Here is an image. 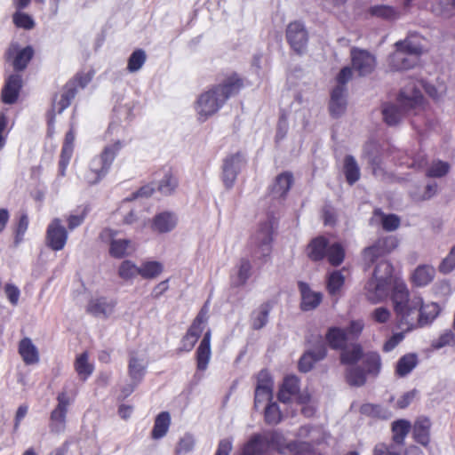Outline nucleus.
Segmentation results:
<instances>
[{
	"label": "nucleus",
	"mask_w": 455,
	"mask_h": 455,
	"mask_svg": "<svg viewBox=\"0 0 455 455\" xmlns=\"http://www.w3.org/2000/svg\"><path fill=\"white\" fill-rule=\"evenodd\" d=\"M243 86V80L236 73H233L223 79L221 83L200 94L196 107L200 118L204 121L217 113L229 98L239 93Z\"/></svg>",
	"instance_id": "f257e3e1"
},
{
	"label": "nucleus",
	"mask_w": 455,
	"mask_h": 455,
	"mask_svg": "<svg viewBox=\"0 0 455 455\" xmlns=\"http://www.w3.org/2000/svg\"><path fill=\"white\" fill-rule=\"evenodd\" d=\"M423 95L418 89H403L397 96V103H384L381 107L383 121L388 126L399 124L406 115L417 114L422 108Z\"/></svg>",
	"instance_id": "f03ea898"
},
{
	"label": "nucleus",
	"mask_w": 455,
	"mask_h": 455,
	"mask_svg": "<svg viewBox=\"0 0 455 455\" xmlns=\"http://www.w3.org/2000/svg\"><path fill=\"white\" fill-rule=\"evenodd\" d=\"M391 300L394 309L400 318L398 327L406 325V331H411L416 326L413 318H410L421 305V298L419 296L410 297L406 284L403 282H395L392 292Z\"/></svg>",
	"instance_id": "7ed1b4c3"
},
{
	"label": "nucleus",
	"mask_w": 455,
	"mask_h": 455,
	"mask_svg": "<svg viewBox=\"0 0 455 455\" xmlns=\"http://www.w3.org/2000/svg\"><path fill=\"white\" fill-rule=\"evenodd\" d=\"M393 266L380 260L375 267L372 277L365 284L366 297L371 303H379L387 298L392 283Z\"/></svg>",
	"instance_id": "20e7f679"
},
{
	"label": "nucleus",
	"mask_w": 455,
	"mask_h": 455,
	"mask_svg": "<svg viewBox=\"0 0 455 455\" xmlns=\"http://www.w3.org/2000/svg\"><path fill=\"white\" fill-rule=\"evenodd\" d=\"M124 146V141L116 140L113 144L106 146L99 156L92 159L89 171L84 176L89 185L97 184L108 174L115 158Z\"/></svg>",
	"instance_id": "39448f33"
},
{
	"label": "nucleus",
	"mask_w": 455,
	"mask_h": 455,
	"mask_svg": "<svg viewBox=\"0 0 455 455\" xmlns=\"http://www.w3.org/2000/svg\"><path fill=\"white\" fill-rule=\"evenodd\" d=\"M274 217H268L259 226L258 231L253 238L255 248L251 252L253 260L267 261L272 250L273 233H274Z\"/></svg>",
	"instance_id": "423d86ee"
},
{
	"label": "nucleus",
	"mask_w": 455,
	"mask_h": 455,
	"mask_svg": "<svg viewBox=\"0 0 455 455\" xmlns=\"http://www.w3.org/2000/svg\"><path fill=\"white\" fill-rule=\"evenodd\" d=\"M245 155L236 152L226 156L222 164V180L227 188H231L240 173L242 168L246 164Z\"/></svg>",
	"instance_id": "0eeeda50"
},
{
	"label": "nucleus",
	"mask_w": 455,
	"mask_h": 455,
	"mask_svg": "<svg viewBox=\"0 0 455 455\" xmlns=\"http://www.w3.org/2000/svg\"><path fill=\"white\" fill-rule=\"evenodd\" d=\"M286 39L291 48L297 53L305 52L308 43V32L303 22H291L285 32Z\"/></svg>",
	"instance_id": "6e6552de"
},
{
	"label": "nucleus",
	"mask_w": 455,
	"mask_h": 455,
	"mask_svg": "<svg viewBox=\"0 0 455 455\" xmlns=\"http://www.w3.org/2000/svg\"><path fill=\"white\" fill-rule=\"evenodd\" d=\"M35 54L32 46L28 45L20 49L17 43L12 44L5 52L7 61H12L14 71L18 74L25 70Z\"/></svg>",
	"instance_id": "1a4fd4ad"
},
{
	"label": "nucleus",
	"mask_w": 455,
	"mask_h": 455,
	"mask_svg": "<svg viewBox=\"0 0 455 455\" xmlns=\"http://www.w3.org/2000/svg\"><path fill=\"white\" fill-rule=\"evenodd\" d=\"M68 231L58 218L53 219L46 229V244L52 251H60L68 240Z\"/></svg>",
	"instance_id": "9d476101"
},
{
	"label": "nucleus",
	"mask_w": 455,
	"mask_h": 455,
	"mask_svg": "<svg viewBox=\"0 0 455 455\" xmlns=\"http://www.w3.org/2000/svg\"><path fill=\"white\" fill-rule=\"evenodd\" d=\"M117 232L111 228H104L100 234V238L102 242L109 244V255L115 259H123L127 256V249L130 246L131 240L129 239H116Z\"/></svg>",
	"instance_id": "9b49d317"
},
{
	"label": "nucleus",
	"mask_w": 455,
	"mask_h": 455,
	"mask_svg": "<svg viewBox=\"0 0 455 455\" xmlns=\"http://www.w3.org/2000/svg\"><path fill=\"white\" fill-rule=\"evenodd\" d=\"M351 60L353 68L361 76L371 74L376 67V58L366 50L353 48L351 50Z\"/></svg>",
	"instance_id": "f8f14e48"
},
{
	"label": "nucleus",
	"mask_w": 455,
	"mask_h": 455,
	"mask_svg": "<svg viewBox=\"0 0 455 455\" xmlns=\"http://www.w3.org/2000/svg\"><path fill=\"white\" fill-rule=\"evenodd\" d=\"M204 318L201 311L194 319L186 334L182 337L180 347L178 348L180 353L190 352L194 348L196 343L198 341L204 331Z\"/></svg>",
	"instance_id": "ddd939ff"
},
{
	"label": "nucleus",
	"mask_w": 455,
	"mask_h": 455,
	"mask_svg": "<svg viewBox=\"0 0 455 455\" xmlns=\"http://www.w3.org/2000/svg\"><path fill=\"white\" fill-rule=\"evenodd\" d=\"M22 89V76L20 74H11L4 82L1 92V100L4 104H14Z\"/></svg>",
	"instance_id": "4468645a"
},
{
	"label": "nucleus",
	"mask_w": 455,
	"mask_h": 455,
	"mask_svg": "<svg viewBox=\"0 0 455 455\" xmlns=\"http://www.w3.org/2000/svg\"><path fill=\"white\" fill-rule=\"evenodd\" d=\"M293 183V175L290 172H283L275 177L274 184L269 190V196L279 203L283 201Z\"/></svg>",
	"instance_id": "2eb2a0df"
},
{
	"label": "nucleus",
	"mask_w": 455,
	"mask_h": 455,
	"mask_svg": "<svg viewBox=\"0 0 455 455\" xmlns=\"http://www.w3.org/2000/svg\"><path fill=\"white\" fill-rule=\"evenodd\" d=\"M178 218L174 212L164 211L156 213L151 221V229L158 234L172 231L177 226Z\"/></svg>",
	"instance_id": "dca6fc26"
},
{
	"label": "nucleus",
	"mask_w": 455,
	"mask_h": 455,
	"mask_svg": "<svg viewBox=\"0 0 455 455\" xmlns=\"http://www.w3.org/2000/svg\"><path fill=\"white\" fill-rule=\"evenodd\" d=\"M69 400H59L58 405L51 412L49 427L51 432L60 434L66 427V416Z\"/></svg>",
	"instance_id": "f3484780"
},
{
	"label": "nucleus",
	"mask_w": 455,
	"mask_h": 455,
	"mask_svg": "<svg viewBox=\"0 0 455 455\" xmlns=\"http://www.w3.org/2000/svg\"><path fill=\"white\" fill-rule=\"evenodd\" d=\"M298 288L301 295V310L310 311L319 306L323 299L320 292L313 291L308 283L303 281L298 282Z\"/></svg>",
	"instance_id": "a211bd4d"
},
{
	"label": "nucleus",
	"mask_w": 455,
	"mask_h": 455,
	"mask_svg": "<svg viewBox=\"0 0 455 455\" xmlns=\"http://www.w3.org/2000/svg\"><path fill=\"white\" fill-rule=\"evenodd\" d=\"M78 92L77 85L76 81H68L62 89L60 99L57 100H53L52 111L61 114L71 104L72 100L76 97Z\"/></svg>",
	"instance_id": "6ab92c4d"
},
{
	"label": "nucleus",
	"mask_w": 455,
	"mask_h": 455,
	"mask_svg": "<svg viewBox=\"0 0 455 455\" xmlns=\"http://www.w3.org/2000/svg\"><path fill=\"white\" fill-rule=\"evenodd\" d=\"M116 307L114 300H109L105 297L92 299L87 305V312L96 317H108Z\"/></svg>",
	"instance_id": "aec40b11"
},
{
	"label": "nucleus",
	"mask_w": 455,
	"mask_h": 455,
	"mask_svg": "<svg viewBox=\"0 0 455 455\" xmlns=\"http://www.w3.org/2000/svg\"><path fill=\"white\" fill-rule=\"evenodd\" d=\"M325 342L333 350H341L348 341L347 330L339 326H331L325 332Z\"/></svg>",
	"instance_id": "412c9836"
},
{
	"label": "nucleus",
	"mask_w": 455,
	"mask_h": 455,
	"mask_svg": "<svg viewBox=\"0 0 455 455\" xmlns=\"http://www.w3.org/2000/svg\"><path fill=\"white\" fill-rule=\"evenodd\" d=\"M211 331L208 330L200 341L196 352V367L198 371H204L207 369L212 351H211Z\"/></svg>",
	"instance_id": "4be33fe9"
},
{
	"label": "nucleus",
	"mask_w": 455,
	"mask_h": 455,
	"mask_svg": "<svg viewBox=\"0 0 455 455\" xmlns=\"http://www.w3.org/2000/svg\"><path fill=\"white\" fill-rule=\"evenodd\" d=\"M412 435L418 443L427 446L430 443L431 421L427 417H419L411 426Z\"/></svg>",
	"instance_id": "5701e85b"
},
{
	"label": "nucleus",
	"mask_w": 455,
	"mask_h": 455,
	"mask_svg": "<svg viewBox=\"0 0 455 455\" xmlns=\"http://www.w3.org/2000/svg\"><path fill=\"white\" fill-rule=\"evenodd\" d=\"M345 91V87L336 86L331 92L329 111L334 118L342 116L347 108Z\"/></svg>",
	"instance_id": "b1692460"
},
{
	"label": "nucleus",
	"mask_w": 455,
	"mask_h": 455,
	"mask_svg": "<svg viewBox=\"0 0 455 455\" xmlns=\"http://www.w3.org/2000/svg\"><path fill=\"white\" fill-rule=\"evenodd\" d=\"M411 429V423L408 419H396L391 424L392 444L404 449L405 438Z\"/></svg>",
	"instance_id": "393cba45"
},
{
	"label": "nucleus",
	"mask_w": 455,
	"mask_h": 455,
	"mask_svg": "<svg viewBox=\"0 0 455 455\" xmlns=\"http://www.w3.org/2000/svg\"><path fill=\"white\" fill-rule=\"evenodd\" d=\"M274 381L271 374L266 369L261 370L257 376V384L255 388V396L258 398H273Z\"/></svg>",
	"instance_id": "a878e982"
},
{
	"label": "nucleus",
	"mask_w": 455,
	"mask_h": 455,
	"mask_svg": "<svg viewBox=\"0 0 455 455\" xmlns=\"http://www.w3.org/2000/svg\"><path fill=\"white\" fill-rule=\"evenodd\" d=\"M329 240L324 236H317L311 240L307 245V257L313 261H320L326 257Z\"/></svg>",
	"instance_id": "bb28decb"
},
{
	"label": "nucleus",
	"mask_w": 455,
	"mask_h": 455,
	"mask_svg": "<svg viewBox=\"0 0 455 455\" xmlns=\"http://www.w3.org/2000/svg\"><path fill=\"white\" fill-rule=\"evenodd\" d=\"M417 60L406 54L403 50L395 49V52L389 56L388 63L392 70H407L415 66Z\"/></svg>",
	"instance_id": "cd10ccee"
},
{
	"label": "nucleus",
	"mask_w": 455,
	"mask_h": 455,
	"mask_svg": "<svg viewBox=\"0 0 455 455\" xmlns=\"http://www.w3.org/2000/svg\"><path fill=\"white\" fill-rule=\"evenodd\" d=\"M416 311L419 312L417 325L423 327L431 323L437 317L440 313V307L437 303L434 302L423 304V299H421V305Z\"/></svg>",
	"instance_id": "c85d7f7f"
},
{
	"label": "nucleus",
	"mask_w": 455,
	"mask_h": 455,
	"mask_svg": "<svg viewBox=\"0 0 455 455\" xmlns=\"http://www.w3.org/2000/svg\"><path fill=\"white\" fill-rule=\"evenodd\" d=\"M369 13L373 17L387 21H395L402 16V12L399 8L387 4L372 5L369 9Z\"/></svg>",
	"instance_id": "c756f323"
},
{
	"label": "nucleus",
	"mask_w": 455,
	"mask_h": 455,
	"mask_svg": "<svg viewBox=\"0 0 455 455\" xmlns=\"http://www.w3.org/2000/svg\"><path fill=\"white\" fill-rule=\"evenodd\" d=\"M419 364V357L416 353H408L401 356L395 364V374L403 378L409 375Z\"/></svg>",
	"instance_id": "7c9ffc66"
},
{
	"label": "nucleus",
	"mask_w": 455,
	"mask_h": 455,
	"mask_svg": "<svg viewBox=\"0 0 455 455\" xmlns=\"http://www.w3.org/2000/svg\"><path fill=\"white\" fill-rule=\"evenodd\" d=\"M19 353L27 365L35 364L39 362L38 350L29 338H24L20 341Z\"/></svg>",
	"instance_id": "2f4dec72"
},
{
	"label": "nucleus",
	"mask_w": 455,
	"mask_h": 455,
	"mask_svg": "<svg viewBox=\"0 0 455 455\" xmlns=\"http://www.w3.org/2000/svg\"><path fill=\"white\" fill-rule=\"evenodd\" d=\"M435 275V269L430 265H419L414 270L411 279L418 287H424L430 283Z\"/></svg>",
	"instance_id": "473e14b6"
},
{
	"label": "nucleus",
	"mask_w": 455,
	"mask_h": 455,
	"mask_svg": "<svg viewBox=\"0 0 455 455\" xmlns=\"http://www.w3.org/2000/svg\"><path fill=\"white\" fill-rule=\"evenodd\" d=\"M171 425V416L168 411L160 412L155 419L151 437L158 440L165 436Z\"/></svg>",
	"instance_id": "72a5a7b5"
},
{
	"label": "nucleus",
	"mask_w": 455,
	"mask_h": 455,
	"mask_svg": "<svg viewBox=\"0 0 455 455\" xmlns=\"http://www.w3.org/2000/svg\"><path fill=\"white\" fill-rule=\"evenodd\" d=\"M272 305L269 301L262 303L259 308L251 314V326L254 330H260L267 325Z\"/></svg>",
	"instance_id": "f704fd0d"
},
{
	"label": "nucleus",
	"mask_w": 455,
	"mask_h": 455,
	"mask_svg": "<svg viewBox=\"0 0 455 455\" xmlns=\"http://www.w3.org/2000/svg\"><path fill=\"white\" fill-rule=\"evenodd\" d=\"M343 172L346 177V180L349 185H353L359 180L360 168L353 156L347 155L345 156Z\"/></svg>",
	"instance_id": "c9c22d12"
},
{
	"label": "nucleus",
	"mask_w": 455,
	"mask_h": 455,
	"mask_svg": "<svg viewBox=\"0 0 455 455\" xmlns=\"http://www.w3.org/2000/svg\"><path fill=\"white\" fill-rule=\"evenodd\" d=\"M147 370V364L143 359L132 355L129 359L128 371L131 379L135 383H140Z\"/></svg>",
	"instance_id": "e433bc0d"
},
{
	"label": "nucleus",
	"mask_w": 455,
	"mask_h": 455,
	"mask_svg": "<svg viewBox=\"0 0 455 455\" xmlns=\"http://www.w3.org/2000/svg\"><path fill=\"white\" fill-rule=\"evenodd\" d=\"M267 451L260 434L251 435L243 448V455H264Z\"/></svg>",
	"instance_id": "4c0bfd02"
},
{
	"label": "nucleus",
	"mask_w": 455,
	"mask_h": 455,
	"mask_svg": "<svg viewBox=\"0 0 455 455\" xmlns=\"http://www.w3.org/2000/svg\"><path fill=\"white\" fill-rule=\"evenodd\" d=\"M363 369L366 374L377 376L381 369V358L377 352H368L363 357Z\"/></svg>",
	"instance_id": "58836bf2"
},
{
	"label": "nucleus",
	"mask_w": 455,
	"mask_h": 455,
	"mask_svg": "<svg viewBox=\"0 0 455 455\" xmlns=\"http://www.w3.org/2000/svg\"><path fill=\"white\" fill-rule=\"evenodd\" d=\"M299 379L295 375H288L283 379L276 398H286L285 395H295L299 392Z\"/></svg>",
	"instance_id": "ea45409f"
},
{
	"label": "nucleus",
	"mask_w": 455,
	"mask_h": 455,
	"mask_svg": "<svg viewBox=\"0 0 455 455\" xmlns=\"http://www.w3.org/2000/svg\"><path fill=\"white\" fill-rule=\"evenodd\" d=\"M430 8L435 15L449 18L455 15V0H435Z\"/></svg>",
	"instance_id": "a19ab883"
},
{
	"label": "nucleus",
	"mask_w": 455,
	"mask_h": 455,
	"mask_svg": "<svg viewBox=\"0 0 455 455\" xmlns=\"http://www.w3.org/2000/svg\"><path fill=\"white\" fill-rule=\"evenodd\" d=\"M363 355L361 345L355 344L351 348H347L346 347L341 349L340 363L342 364L352 365L363 359Z\"/></svg>",
	"instance_id": "79ce46f5"
},
{
	"label": "nucleus",
	"mask_w": 455,
	"mask_h": 455,
	"mask_svg": "<svg viewBox=\"0 0 455 455\" xmlns=\"http://www.w3.org/2000/svg\"><path fill=\"white\" fill-rule=\"evenodd\" d=\"M164 270L162 263L156 260H148L139 267V275L143 279H154Z\"/></svg>",
	"instance_id": "37998d69"
},
{
	"label": "nucleus",
	"mask_w": 455,
	"mask_h": 455,
	"mask_svg": "<svg viewBox=\"0 0 455 455\" xmlns=\"http://www.w3.org/2000/svg\"><path fill=\"white\" fill-rule=\"evenodd\" d=\"M360 412L363 415L379 419H387L391 417V412L387 409L371 403H363L360 408Z\"/></svg>",
	"instance_id": "c03bdc74"
},
{
	"label": "nucleus",
	"mask_w": 455,
	"mask_h": 455,
	"mask_svg": "<svg viewBox=\"0 0 455 455\" xmlns=\"http://www.w3.org/2000/svg\"><path fill=\"white\" fill-rule=\"evenodd\" d=\"M267 450H281L285 446L283 435L277 431H268L260 434Z\"/></svg>",
	"instance_id": "a18cd8bd"
},
{
	"label": "nucleus",
	"mask_w": 455,
	"mask_h": 455,
	"mask_svg": "<svg viewBox=\"0 0 455 455\" xmlns=\"http://www.w3.org/2000/svg\"><path fill=\"white\" fill-rule=\"evenodd\" d=\"M88 353L84 352L76 357L75 362V369L78 376L84 380H86L94 370L93 364L88 362Z\"/></svg>",
	"instance_id": "49530a36"
},
{
	"label": "nucleus",
	"mask_w": 455,
	"mask_h": 455,
	"mask_svg": "<svg viewBox=\"0 0 455 455\" xmlns=\"http://www.w3.org/2000/svg\"><path fill=\"white\" fill-rule=\"evenodd\" d=\"M384 248L381 246L379 240H377L372 245L366 247L363 251V258L369 267L371 265L374 264L379 258L386 255Z\"/></svg>",
	"instance_id": "de8ad7c7"
},
{
	"label": "nucleus",
	"mask_w": 455,
	"mask_h": 455,
	"mask_svg": "<svg viewBox=\"0 0 455 455\" xmlns=\"http://www.w3.org/2000/svg\"><path fill=\"white\" fill-rule=\"evenodd\" d=\"M310 348L307 351L315 357V360L323 361L327 356V347L321 335H317L311 340H308Z\"/></svg>",
	"instance_id": "09e8293b"
},
{
	"label": "nucleus",
	"mask_w": 455,
	"mask_h": 455,
	"mask_svg": "<svg viewBox=\"0 0 455 455\" xmlns=\"http://www.w3.org/2000/svg\"><path fill=\"white\" fill-rule=\"evenodd\" d=\"M345 283V276L339 270H333L328 274L326 280L327 291L331 295H336Z\"/></svg>",
	"instance_id": "8fccbe9b"
},
{
	"label": "nucleus",
	"mask_w": 455,
	"mask_h": 455,
	"mask_svg": "<svg viewBox=\"0 0 455 455\" xmlns=\"http://www.w3.org/2000/svg\"><path fill=\"white\" fill-rule=\"evenodd\" d=\"M147 60V55L143 49H136L129 56L127 60V70L130 73L139 71Z\"/></svg>",
	"instance_id": "3c124183"
},
{
	"label": "nucleus",
	"mask_w": 455,
	"mask_h": 455,
	"mask_svg": "<svg viewBox=\"0 0 455 455\" xmlns=\"http://www.w3.org/2000/svg\"><path fill=\"white\" fill-rule=\"evenodd\" d=\"M29 220L27 212H21L14 227V245L18 246L24 240L28 228Z\"/></svg>",
	"instance_id": "603ef678"
},
{
	"label": "nucleus",
	"mask_w": 455,
	"mask_h": 455,
	"mask_svg": "<svg viewBox=\"0 0 455 455\" xmlns=\"http://www.w3.org/2000/svg\"><path fill=\"white\" fill-rule=\"evenodd\" d=\"M326 256L331 266L338 267L345 259V250L339 243H334L330 244Z\"/></svg>",
	"instance_id": "864d4df0"
},
{
	"label": "nucleus",
	"mask_w": 455,
	"mask_h": 455,
	"mask_svg": "<svg viewBox=\"0 0 455 455\" xmlns=\"http://www.w3.org/2000/svg\"><path fill=\"white\" fill-rule=\"evenodd\" d=\"M251 265L248 259H242L238 268L237 277L232 282L235 287L243 286L251 276Z\"/></svg>",
	"instance_id": "5fc2aeb1"
},
{
	"label": "nucleus",
	"mask_w": 455,
	"mask_h": 455,
	"mask_svg": "<svg viewBox=\"0 0 455 455\" xmlns=\"http://www.w3.org/2000/svg\"><path fill=\"white\" fill-rule=\"evenodd\" d=\"M139 275V267L132 260H124L118 267V275L124 281L132 280Z\"/></svg>",
	"instance_id": "6e6d98bb"
},
{
	"label": "nucleus",
	"mask_w": 455,
	"mask_h": 455,
	"mask_svg": "<svg viewBox=\"0 0 455 455\" xmlns=\"http://www.w3.org/2000/svg\"><path fill=\"white\" fill-rule=\"evenodd\" d=\"M347 381L350 386L361 387L366 382V373L361 367H352L347 370Z\"/></svg>",
	"instance_id": "4d7b16f0"
},
{
	"label": "nucleus",
	"mask_w": 455,
	"mask_h": 455,
	"mask_svg": "<svg viewBox=\"0 0 455 455\" xmlns=\"http://www.w3.org/2000/svg\"><path fill=\"white\" fill-rule=\"evenodd\" d=\"M368 164H370L372 174L377 178L385 176L382 157L377 152H367Z\"/></svg>",
	"instance_id": "13d9d810"
},
{
	"label": "nucleus",
	"mask_w": 455,
	"mask_h": 455,
	"mask_svg": "<svg viewBox=\"0 0 455 455\" xmlns=\"http://www.w3.org/2000/svg\"><path fill=\"white\" fill-rule=\"evenodd\" d=\"M449 170L450 165L447 162L437 160L432 163L427 170L426 175L431 178H442L448 173Z\"/></svg>",
	"instance_id": "bf43d9fd"
},
{
	"label": "nucleus",
	"mask_w": 455,
	"mask_h": 455,
	"mask_svg": "<svg viewBox=\"0 0 455 455\" xmlns=\"http://www.w3.org/2000/svg\"><path fill=\"white\" fill-rule=\"evenodd\" d=\"M89 210V206L84 205L78 208L77 212H79V213L69 215L67 219L68 229L72 231L81 226L84 223Z\"/></svg>",
	"instance_id": "052dcab7"
},
{
	"label": "nucleus",
	"mask_w": 455,
	"mask_h": 455,
	"mask_svg": "<svg viewBox=\"0 0 455 455\" xmlns=\"http://www.w3.org/2000/svg\"><path fill=\"white\" fill-rule=\"evenodd\" d=\"M404 449L392 443H379L373 449V455H403Z\"/></svg>",
	"instance_id": "680f3d73"
},
{
	"label": "nucleus",
	"mask_w": 455,
	"mask_h": 455,
	"mask_svg": "<svg viewBox=\"0 0 455 455\" xmlns=\"http://www.w3.org/2000/svg\"><path fill=\"white\" fill-rule=\"evenodd\" d=\"M178 186L177 180L169 173H166L157 185L158 191L164 195H171Z\"/></svg>",
	"instance_id": "e2e57ef3"
},
{
	"label": "nucleus",
	"mask_w": 455,
	"mask_h": 455,
	"mask_svg": "<svg viewBox=\"0 0 455 455\" xmlns=\"http://www.w3.org/2000/svg\"><path fill=\"white\" fill-rule=\"evenodd\" d=\"M12 20L17 28L29 30L35 27L33 18L28 13L20 12V10L13 14Z\"/></svg>",
	"instance_id": "0e129e2a"
},
{
	"label": "nucleus",
	"mask_w": 455,
	"mask_h": 455,
	"mask_svg": "<svg viewBox=\"0 0 455 455\" xmlns=\"http://www.w3.org/2000/svg\"><path fill=\"white\" fill-rule=\"evenodd\" d=\"M395 49L399 51L403 50L407 55L413 57L416 60L421 54L420 46L412 44L409 40L398 41L395 43Z\"/></svg>",
	"instance_id": "69168bd1"
},
{
	"label": "nucleus",
	"mask_w": 455,
	"mask_h": 455,
	"mask_svg": "<svg viewBox=\"0 0 455 455\" xmlns=\"http://www.w3.org/2000/svg\"><path fill=\"white\" fill-rule=\"evenodd\" d=\"M455 269V245L452 246L447 256L441 261L438 270L443 275L450 274Z\"/></svg>",
	"instance_id": "338daca9"
},
{
	"label": "nucleus",
	"mask_w": 455,
	"mask_h": 455,
	"mask_svg": "<svg viewBox=\"0 0 455 455\" xmlns=\"http://www.w3.org/2000/svg\"><path fill=\"white\" fill-rule=\"evenodd\" d=\"M281 419V411L275 402L270 403L265 409V420L268 424H277Z\"/></svg>",
	"instance_id": "774afa93"
}]
</instances>
